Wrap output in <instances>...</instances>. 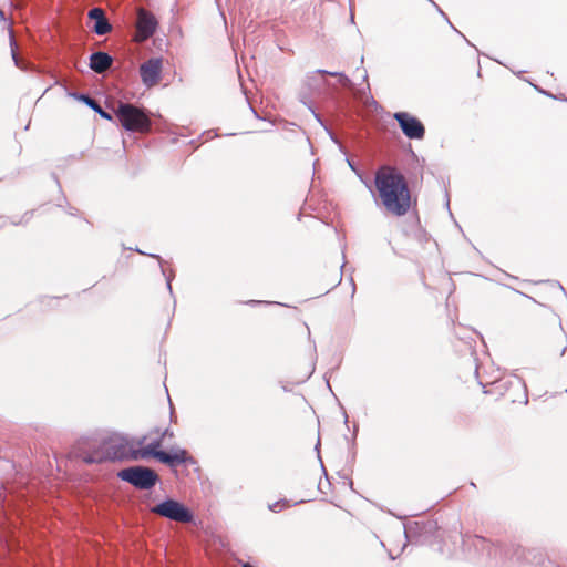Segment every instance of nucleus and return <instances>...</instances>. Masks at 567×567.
I'll return each instance as SVG.
<instances>
[{
  "mask_svg": "<svg viewBox=\"0 0 567 567\" xmlns=\"http://www.w3.org/2000/svg\"><path fill=\"white\" fill-rule=\"evenodd\" d=\"M463 545L478 554V563L486 567H515L523 564L534 567H560L536 548L525 549L517 544L494 543L483 536L463 537Z\"/></svg>",
  "mask_w": 567,
  "mask_h": 567,
  "instance_id": "obj_1",
  "label": "nucleus"
},
{
  "mask_svg": "<svg viewBox=\"0 0 567 567\" xmlns=\"http://www.w3.org/2000/svg\"><path fill=\"white\" fill-rule=\"evenodd\" d=\"M374 185L388 213L401 217L410 210L409 185L404 175L395 167H380L374 175Z\"/></svg>",
  "mask_w": 567,
  "mask_h": 567,
  "instance_id": "obj_2",
  "label": "nucleus"
},
{
  "mask_svg": "<svg viewBox=\"0 0 567 567\" xmlns=\"http://www.w3.org/2000/svg\"><path fill=\"white\" fill-rule=\"evenodd\" d=\"M118 124L127 132L146 133L152 128L150 113L132 103L118 102L113 107Z\"/></svg>",
  "mask_w": 567,
  "mask_h": 567,
  "instance_id": "obj_3",
  "label": "nucleus"
},
{
  "mask_svg": "<svg viewBox=\"0 0 567 567\" xmlns=\"http://www.w3.org/2000/svg\"><path fill=\"white\" fill-rule=\"evenodd\" d=\"M117 477L141 491L152 489L159 481L158 474L153 468L143 465L122 468L117 472Z\"/></svg>",
  "mask_w": 567,
  "mask_h": 567,
  "instance_id": "obj_4",
  "label": "nucleus"
},
{
  "mask_svg": "<svg viewBox=\"0 0 567 567\" xmlns=\"http://www.w3.org/2000/svg\"><path fill=\"white\" fill-rule=\"evenodd\" d=\"M150 511L153 514L176 523L196 524L195 515L192 509L172 497H166L154 507H151Z\"/></svg>",
  "mask_w": 567,
  "mask_h": 567,
  "instance_id": "obj_5",
  "label": "nucleus"
},
{
  "mask_svg": "<svg viewBox=\"0 0 567 567\" xmlns=\"http://www.w3.org/2000/svg\"><path fill=\"white\" fill-rule=\"evenodd\" d=\"M402 133L410 140H422L425 135V126L414 115L409 112L400 111L393 114Z\"/></svg>",
  "mask_w": 567,
  "mask_h": 567,
  "instance_id": "obj_6",
  "label": "nucleus"
},
{
  "mask_svg": "<svg viewBox=\"0 0 567 567\" xmlns=\"http://www.w3.org/2000/svg\"><path fill=\"white\" fill-rule=\"evenodd\" d=\"M436 529L437 524L434 520L411 522L404 525V536L411 543L424 544L434 535Z\"/></svg>",
  "mask_w": 567,
  "mask_h": 567,
  "instance_id": "obj_7",
  "label": "nucleus"
},
{
  "mask_svg": "<svg viewBox=\"0 0 567 567\" xmlns=\"http://www.w3.org/2000/svg\"><path fill=\"white\" fill-rule=\"evenodd\" d=\"M104 446L109 451L111 461H138L133 455L137 453L136 449H133L125 437H111L104 440Z\"/></svg>",
  "mask_w": 567,
  "mask_h": 567,
  "instance_id": "obj_8",
  "label": "nucleus"
},
{
  "mask_svg": "<svg viewBox=\"0 0 567 567\" xmlns=\"http://www.w3.org/2000/svg\"><path fill=\"white\" fill-rule=\"evenodd\" d=\"M158 27L156 17L143 9L137 10L136 31L141 40H147L154 35Z\"/></svg>",
  "mask_w": 567,
  "mask_h": 567,
  "instance_id": "obj_9",
  "label": "nucleus"
},
{
  "mask_svg": "<svg viewBox=\"0 0 567 567\" xmlns=\"http://www.w3.org/2000/svg\"><path fill=\"white\" fill-rule=\"evenodd\" d=\"M157 461L171 468H175L182 464H196V460L188 451L178 446L172 447L169 451H164Z\"/></svg>",
  "mask_w": 567,
  "mask_h": 567,
  "instance_id": "obj_10",
  "label": "nucleus"
},
{
  "mask_svg": "<svg viewBox=\"0 0 567 567\" xmlns=\"http://www.w3.org/2000/svg\"><path fill=\"white\" fill-rule=\"evenodd\" d=\"M162 71L161 59H150L144 62L140 68V74L143 83L152 86L159 81Z\"/></svg>",
  "mask_w": 567,
  "mask_h": 567,
  "instance_id": "obj_11",
  "label": "nucleus"
},
{
  "mask_svg": "<svg viewBox=\"0 0 567 567\" xmlns=\"http://www.w3.org/2000/svg\"><path fill=\"white\" fill-rule=\"evenodd\" d=\"M87 18L94 21L93 31L97 35H105L112 30V24L106 18L105 11L100 7H93L87 12Z\"/></svg>",
  "mask_w": 567,
  "mask_h": 567,
  "instance_id": "obj_12",
  "label": "nucleus"
},
{
  "mask_svg": "<svg viewBox=\"0 0 567 567\" xmlns=\"http://www.w3.org/2000/svg\"><path fill=\"white\" fill-rule=\"evenodd\" d=\"M113 56L104 51H95L90 55L89 66L95 73H103L113 64Z\"/></svg>",
  "mask_w": 567,
  "mask_h": 567,
  "instance_id": "obj_13",
  "label": "nucleus"
},
{
  "mask_svg": "<svg viewBox=\"0 0 567 567\" xmlns=\"http://www.w3.org/2000/svg\"><path fill=\"white\" fill-rule=\"evenodd\" d=\"M163 442L164 440L158 435V437L154 439L146 446L137 449V453H135L133 457L138 460H157L164 452V450H161Z\"/></svg>",
  "mask_w": 567,
  "mask_h": 567,
  "instance_id": "obj_14",
  "label": "nucleus"
},
{
  "mask_svg": "<svg viewBox=\"0 0 567 567\" xmlns=\"http://www.w3.org/2000/svg\"><path fill=\"white\" fill-rule=\"evenodd\" d=\"M71 97H73L76 101H80L84 103L86 106H89L91 110L96 112L102 118H105L107 121H113V115L105 110H103L100 105V103L91 97L89 94L80 93V92H71L69 93Z\"/></svg>",
  "mask_w": 567,
  "mask_h": 567,
  "instance_id": "obj_15",
  "label": "nucleus"
},
{
  "mask_svg": "<svg viewBox=\"0 0 567 567\" xmlns=\"http://www.w3.org/2000/svg\"><path fill=\"white\" fill-rule=\"evenodd\" d=\"M109 451L104 446V440L92 451L81 454V458L85 464H100L111 461Z\"/></svg>",
  "mask_w": 567,
  "mask_h": 567,
  "instance_id": "obj_16",
  "label": "nucleus"
},
{
  "mask_svg": "<svg viewBox=\"0 0 567 567\" xmlns=\"http://www.w3.org/2000/svg\"><path fill=\"white\" fill-rule=\"evenodd\" d=\"M134 250H135L136 252L141 254V255H146V252L142 251V250H141V249H138V248H135ZM147 256H150V257H152V258H154V259L158 260V262H159V267H161V272H162V275L166 278V287H167V290H168L169 295L173 297V296H174V293H173V288H172V281H173V279H174V272H173V271H171V274H169V275H167V274H166V270H165V268L163 267V259H162V257H161L159 255H155V254H147Z\"/></svg>",
  "mask_w": 567,
  "mask_h": 567,
  "instance_id": "obj_17",
  "label": "nucleus"
},
{
  "mask_svg": "<svg viewBox=\"0 0 567 567\" xmlns=\"http://www.w3.org/2000/svg\"><path fill=\"white\" fill-rule=\"evenodd\" d=\"M316 74L321 75H331L338 78L339 83L344 87L352 90L353 89V82L342 72H330L327 70L319 69L315 72Z\"/></svg>",
  "mask_w": 567,
  "mask_h": 567,
  "instance_id": "obj_18",
  "label": "nucleus"
},
{
  "mask_svg": "<svg viewBox=\"0 0 567 567\" xmlns=\"http://www.w3.org/2000/svg\"><path fill=\"white\" fill-rule=\"evenodd\" d=\"M10 45H11V55H12V60L14 62V65L21 70H25L28 68V62H24L22 61L18 53H17V50L14 48L16 43H14V40L13 38L11 37L10 39Z\"/></svg>",
  "mask_w": 567,
  "mask_h": 567,
  "instance_id": "obj_19",
  "label": "nucleus"
},
{
  "mask_svg": "<svg viewBox=\"0 0 567 567\" xmlns=\"http://www.w3.org/2000/svg\"><path fill=\"white\" fill-rule=\"evenodd\" d=\"M289 506V503L287 499H280V501H277L272 504H269L268 505V508L269 511L274 512V513H279L284 507H287Z\"/></svg>",
  "mask_w": 567,
  "mask_h": 567,
  "instance_id": "obj_20",
  "label": "nucleus"
},
{
  "mask_svg": "<svg viewBox=\"0 0 567 567\" xmlns=\"http://www.w3.org/2000/svg\"><path fill=\"white\" fill-rule=\"evenodd\" d=\"M429 1H430V2H431V3H432V4L437 9V11L440 12V14H441V16H443V17L446 19V21H447V23L451 25V28H452L453 30H455V31H456V32H457V33H458V34H460V35H461V37H462V38H463V39H464V40H465L470 45H472V43H471V42L465 38V35H464L463 33H461L458 30H456V29L454 28V25L449 21V19H447V17L445 16L444 11H442V10H441V8H440V7H439V6H437L433 0H429Z\"/></svg>",
  "mask_w": 567,
  "mask_h": 567,
  "instance_id": "obj_21",
  "label": "nucleus"
},
{
  "mask_svg": "<svg viewBox=\"0 0 567 567\" xmlns=\"http://www.w3.org/2000/svg\"><path fill=\"white\" fill-rule=\"evenodd\" d=\"M156 433L159 434V436L165 441L166 439H173L174 432L172 429L166 427L164 431L159 432V430H156Z\"/></svg>",
  "mask_w": 567,
  "mask_h": 567,
  "instance_id": "obj_22",
  "label": "nucleus"
},
{
  "mask_svg": "<svg viewBox=\"0 0 567 567\" xmlns=\"http://www.w3.org/2000/svg\"><path fill=\"white\" fill-rule=\"evenodd\" d=\"M307 106L310 110V112L313 114L316 121L324 128V126H327V125L323 122L321 115L319 113H317L311 105H307Z\"/></svg>",
  "mask_w": 567,
  "mask_h": 567,
  "instance_id": "obj_23",
  "label": "nucleus"
},
{
  "mask_svg": "<svg viewBox=\"0 0 567 567\" xmlns=\"http://www.w3.org/2000/svg\"><path fill=\"white\" fill-rule=\"evenodd\" d=\"M32 216V212H27L23 217L21 219H16V218H11V224L12 225H20L22 223V219L25 218L27 220H29Z\"/></svg>",
  "mask_w": 567,
  "mask_h": 567,
  "instance_id": "obj_24",
  "label": "nucleus"
},
{
  "mask_svg": "<svg viewBox=\"0 0 567 567\" xmlns=\"http://www.w3.org/2000/svg\"><path fill=\"white\" fill-rule=\"evenodd\" d=\"M324 130L328 133L331 141L333 143L338 144L340 147H342V145L340 144V142H339L338 137L334 135V133L328 126H324Z\"/></svg>",
  "mask_w": 567,
  "mask_h": 567,
  "instance_id": "obj_25",
  "label": "nucleus"
},
{
  "mask_svg": "<svg viewBox=\"0 0 567 567\" xmlns=\"http://www.w3.org/2000/svg\"><path fill=\"white\" fill-rule=\"evenodd\" d=\"M346 162L349 165V167L351 168V171H353L361 178V173L357 168L355 164L349 157H346Z\"/></svg>",
  "mask_w": 567,
  "mask_h": 567,
  "instance_id": "obj_26",
  "label": "nucleus"
},
{
  "mask_svg": "<svg viewBox=\"0 0 567 567\" xmlns=\"http://www.w3.org/2000/svg\"><path fill=\"white\" fill-rule=\"evenodd\" d=\"M248 305L256 306V305H272L274 302L270 301H260V300H249L247 301ZM276 305H279L278 302H275Z\"/></svg>",
  "mask_w": 567,
  "mask_h": 567,
  "instance_id": "obj_27",
  "label": "nucleus"
},
{
  "mask_svg": "<svg viewBox=\"0 0 567 567\" xmlns=\"http://www.w3.org/2000/svg\"><path fill=\"white\" fill-rule=\"evenodd\" d=\"M535 89H536L538 92H540L542 94L546 95V96H549V97H551V99H557L555 95H553L551 93H549V92H547V91H545V90H543V89H539V87H537V86H535Z\"/></svg>",
  "mask_w": 567,
  "mask_h": 567,
  "instance_id": "obj_28",
  "label": "nucleus"
},
{
  "mask_svg": "<svg viewBox=\"0 0 567 567\" xmlns=\"http://www.w3.org/2000/svg\"><path fill=\"white\" fill-rule=\"evenodd\" d=\"M367 91H370V85L368 83H367V86L361 89V90H359L358 93L360 94L361 97H363V96L367 95Z\"/></svg>",
  "mask_w": 567,
  "mask_h": 567,
  "instance_id": "obj_29",
  "label": "nucleus"
},
{
  "mask_svg": "<svg viewBox=\"0 0 567 567\" xmlns=\"http://www.w3.org/2000/svg\"><path fill=\"white\" fill-rule=\"evenodd\" d=\"M68 213L72 216H75L76 213H78V209L75 207H70V209L68 210Z\"/></svg>",
  "mask_w": 567,
  "mask_h": 567,
  "instance_id": "obj_30",
  "label": "nucleus"
},
{
  "mask_svg": "<svg viewBox=\"0 0 567 567\" xmlns=\"http://www.w3.org/2000/svg\"><path fill=\"white\" fill-rule=\"evenodd\" d=\"M250 110L252 111L254 115L259 118L258 113L255 111V109L249 104Z\"/></svg>",
  "mask_w": 567,
  "mask_h": 567,
  "instance_id": "obj_31",
  "label": "nucleus"
},
{
  "mask_svg": "<svg viewBox=\"0 0 567 567\" xmlns=\"http://www.w3.org/2000/svg\"><path fill=\"white\" fill-rule=\"evenodd\" d=\"M558 287H559V289H560L561 293H563L564 296H566V291H565L564 287H563L559 282H558Z\"/></svg>",
  "mask_w": 567,
  "mask_h": 567,
  "instance_id": "obj_32",
  "label": "nucleus"
},
{
  "mask_svg": "<svg viewBox=\"0 0 567 567\" xmlns=\"http://www.w3.org/2000/svg\"><path fill=\"white\" fill-rule=\"evenodd\" d=\"M6 224V220L3 217H0V228Z\"/></svg>",
  "mask_w": 567,
  "mask_h": 567,
  "instance_id": "obj_33",
  "label": "nucleus"
},
{
  "mask_svg": "<svg viewBox=\"0 0 567 567\" xmlns=\"http://www.w3.org/2000/svg\"><path fill=\"white\" fill-rule=\"evenodd\" d=\"M319 460H321L320 456H319ZM320 463H321V468L323 470V473L327 475V472H326V468H324V465H323L322 461H320Z\"/></svg>",
  "mask_w": 567,
  "mask_h": 567,
  "instance_id": "obj_34",
  "label": "nucleus"
},
{
  "mask_svg": "<svg viewBox=\"0 0 567 567\" xmlns=\"http://www.w3.org/2000/svg\"><path fill=\"white\" fill-rule=\"evenodd\" d=\"M351 282H352V291L354 292L355 291V284H354L352 278H351Z\"/></svg>",
  "mask_w": 567,
  "mask_h": 567,
  "instance_id": "obj_35",
  "label": "nucleus"
},
{
  "mask_svg": "<svg viewBox=\"0 0 567 567\" xmlns=\"http://www.w3.org/2000/svg\"><path fill=\"white\" fill-rule=\"evenodd\" d=\"M0 19H1V20H4V13H3V11H2V10H0Z\"/></svg>",
  "mask_w": 567,
  "mask_h": 567,
  "instance_id": "obj_36",
  "label": "nucleus"
},
{
  "mask_svg": "<svg viewBox=\"0 0 567 567\" xmlns=\"http://www.w3.org/2000/svg\"><path fill=\"white\" fill-rule=\"evenodd\" d=\"M367 80H368V73H367V71H364L363 81H367Z\"/></svg>",
  "mask_w": 567,
  "mask_h": 567,
  "instance_id": "obj_37",
  "label": "nucleus"
},
{
  "mask_svg": "<svg viewBox=\"0 0 567 567\" xmlns=\"http://www.w3.org/2000/svg\"><path fill=\"white\" fill-rule=\"evenodd\" d=\"M241 567H254L252 565L246 563V564H243Z\"/></svg>",
  "mask_w": 567,
  "mask_h": 567,
  "instance_id": "obj_38",
  "label": "nucleus"
},
{
  "mask_svg": "<svg viewBox=\"0 0 567 567\" xmlns=\"http://www.w3.org/2000/svg\"><path fill=\"white\" fill-rule=\"evenodd\" d=\"M342 281V275L340 274L337 285H339Z\"/></svg>",
  "mask_w": 567,
  "mask_h": 567,
  "instance_id": "obj_39",
  "label": "nucleus"
},
{
  "mask_svg": "<svg viewBox=\"0 0 567 567\" xmlns=\"http://www.w3.org/2000/svg\"><path fill=\"white\" fill-rule=\"evenodd\" d=\"M145 436H143L140 441H138V444H143V442L145 441Z\"/></svg>",
  "mask_w": 567,
  "mask_h": 567,
  "instance_id": "obj_40",
  "label": "nucleus"
},
{
  "mask_svg": "<svg viewBox=\"0 0 567 567\" xmlns=\"http://www.w3.org/2000/svg\"><path fill=\"white\" fill-rule=\"evenodd\" d=\"M319 446H320V441H318V442H317V444H316V447H315V449H316L317 451H319Z\"/></svg>",
  "mask_w": 567,
  "mask_h": 567,
  "instance_id": "obj_41",
  "label": "nucleus"
},
{
  "mask_svg": "<svg viewBox=\"0 0 567 567\" xmlns=\"http://www.w3.org/2000/svg\"><path fill=\"white\" fill-rule=\"evenodd\" d=\"M303 502H305L303 499H301V501H297V502H295V503H293V505H298V504H301V503H303Z\"/></svg>",
  "mask_w": 567,
  "mask_h": 567,
  "instance_id": "obj_42",
  "label": "nucleus"
},
{
  "mask_svg": "<svg viewBox=\"0 0 567 567\" xmlns=\"http://www.w3.org/2000/svg\"><path fill=\"white\" fill-rule=\"evenodd\" d=\"M361 181L363 184H365V187H369V184H367V181L361 177Z\"/></svg>",
  "mask_w": 567,
  "mask_h": 567,
  "instance_id": "obj_43",
  "label": "nucleus"
},
{
  "mask_svg": "<svg viewBox=\"0 0 567 567\" xmlns=\"http://www.w3.org/2000/svg\"><path fill=\"white\" fill-rule=\"evenodd\" d=\"M361 181L363 184H365V187H369V184H367V181L361 177Z\"/></svg>",
  "mask_w": 567,
  "mask_h": 567,
  "instance_id": "obj_44",
  "label": "nucleus"
},
{
  "mask_svg": "<svg viewBox=\"0 0 567 567\" xmlns=\"http://www.w3.org/2000/svg\"><path fill=\"white\" fill-rule=\"evenodd\" d=\"M361 181L363 184H365V187H369V184H367V181L361 177Z\"/></svg>",
  "mask_w": 567,
  "mask_h": 567,
  "instance_id": "obj_45",
  "label": "nucleus"
},
{
  "mask_svg": "<svg viewBox=\"0 0 567 567\" xmlns=\"http://www.w3.org/2000/svg\"><path fill=\"white\" fill-rule=\"evenodd\" d=\"M344 423H348V415L346 412H344Z\"/></svg>",
  "mask_w": 567,
  "mask_h": 567,
  "instance_id": "obj_46",
  "label": "nucleus"
},
{
  "mask_svg": "<svg viewBox=\"0 0 567 567\" xmlns=\"http://www.w3.org/2000/svg\"><path fill=\"white\" fill-rule=\"evenodd\" d=\"M565 351H566V348H564V349L561 350L560 355H564Z\"/></svg>",
  "mask_w": 567,
  "mask_h": 567,
  "instance_id": "obj_47",
  "label": "nucleus"
}]
</instances>
